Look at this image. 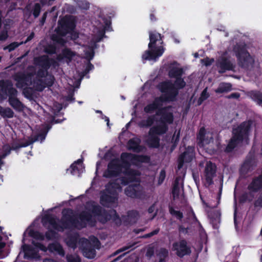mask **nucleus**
Wrapping results in <instances>:
<instances>
[{"instance_id": "obj_1", "label": "nucleus", "mask_w": 262, "mask_h": 262, "mask_svg": "<svg viewBox=\"0 0 262 262\" xmlns=\"http://www.w3.org/2000/svg\"><path fill=\"white\" fill-rule=\"evenodd\" d=\"M150 159L147 156H138L123 152L120 159H112L108 164L107 169L103 173V177L108 178H115L122 173L124 176L117 179L114 182H109L105 190L100 192V203L107 207L117 205L118 192L122 190V186H128L125 189L124 193L132 198L144 199L146 192L140 184V172L129 168L131 164L139 166L141 163H148Z\"/></svg>"}, {"instance_id": "obj_2", "label": "nucleus", "mask_w": 262, "mask_h": 262, "mask_svg": "<svg viewBox=\"0 0 262 262\" xmlns=\"http://www.w3.org/2000/svg\"><path fill=\"white\" fill-rule=\"evenodd\" d=\"M87 207L89 208V212H82L76 220L72 216V210L71 209L63 210L61 221L53 215L45 214L42 218V225L48 229L46 233L47 239H52L56 238V231H62L64 229L75 227L81 229L87 224L94 226L96 220L102 223H105L107 220H113L117 225H120L122 222L126 224L135 223L139 218V213L137 211L132 210L127 213V215L120 219L115 210H112L111 214H108L102 210L101 208L94 202L88 203Z\"/></svg>"}, {"instance_id": "obj_3", "label": "nucleus", "mask_w": 262, "mask_h": 262, "mask_svg": "<svg viewBox=\"0 0 262 262\" xmlns=\"http://www.w3.org/2000/svg\"><path fill=\"white\" fill-rule=\"evenodd\" d=\"M34 62L39 68L37 73H36L35 67L30 66L26 73L20 72L14 75L16 86L24 89L23 93L27 98L32 97L33 90L41 91L46 86H51L54 81L53 76L49 74L47 71L52 65L54 67L56 66V62L54 60L43 55L35 58Z\"/></svg>"}, {"instance_id": "obj_4", "label": "nucleus", "mask_w": 262, "mask_h": 262, "mask_svg": "<svg viewBox=\"0 0 262 262\" xmlns=\"http://www.w3.org/2000/svg\"><path fill=\"white\" fill-rule=\"evenodd\" d=\"M166 102L164 101L162 105L149 113H151L156 110H158L156 115L160 117L159 119H158L155 115H152L141 120L138 123L140 127L151 126L145 141L147 145L150 147L158 148L159 146V136L166 134L168 129V125L173 122V108L169 106L160 108Z\"/></svg>"}, {"instance_id": "obj_5", "label": "nucleus", "mask_w": 262, "mask_h": 262, "mask_svg": "<svg viewBox=\"0 0 262 262\" xmlns=\"http://www.w3.org/2000/svg\"><path fill=\"white\" fill-rule=\"evenodd\" d=\"M183 69L177 62H173L169 67V76L171 78H176L174 83L167 80L161 82L158 85L159 89L163 94L156 98L152 103L146 105L144 112L150 113L159 106L163 104L164 101H172L176 99L178 94L179 89L183 88L185 85V82L181 76L183 74Z\"/></svg>"}, {"instance_id": "obj_6", "label": "nucleus", "mask_w": 262, "mask_h": 262, "mask_svg": "<svg viewBox=\"0 0 262 262\" xmlns=\"http://www.w3.org/2000/svg\"><path fill=\"white\" fill-rule=\"evenodd\" d=\"M45 239V236L39 232L34 231L31 229H28L24 233L22 240L24 243L21 247V250L19 255L22 253L26 259H37L39 257L38 254V249L43 252L47 250L50 252L56 253L59 255L63 256L64 252L62 247L57 243L50 244L48 248L35 240L42 241Z\"/></svg>"}, {"instance_id": "obj_7", "label": "nucleus", "mask_w": 262, "mask_h": 262, "mask_svg": "<svg viewBox=\"0 0 262 262\" xmlns=\"http://www.w3.org/2000/svg\"><path fill=\"white\" fill-rule=\"evenodd\" d=\"M235 55L238 64L241 67L249 69L253 67L254 63V57L250 55L247 51L245 45H237L233 50L228 49L217 60L216 66L220 73H224L226 71L233 70L235 67V64L230 58Z\"/></svg>"}, {"instance_id": "obj_8", "label": "nucleus", "mask_w": 262, "mask_h": 262, "mask_svg": "<svg viewBox=\"0 0 262 262\" xmlns=\"http://www.w3.org/2000/svg\"><path fill=\"white\" fill-rule=\"evenodd\" d=\"M66 242L67 245L75 249L78 246L83 255L88 258H93L95 256V249H99L100 242L95 236H91L89 239L84 238H79L78 235L68 237Z\"/></svg>"}, {"instance_id": "obj_9", "label": "nucleus", "mask_w": 262, "mask_h": 262, "mask_svg": "<svg viewBox=\"0 0 262 262\" xmlns=\"http://www.w3.org/2000/svg\"><path fill=\"white\" fill-rule=\"evenodd\" d=\"M103 23H101L98 26L94 29V35L89 45L85 47L84 57L89 60L87 67L85 69L86 72H89L93 69L94 66L90 62L94 55V49L96 47V43L100 41L104 36L105 31H110L111 21L107 19H102Z\"/></svg>"}, {"instance_id": "obj_10", "label": "nucleus", "mask_w": 262, "mask_h": 262, "mask_svg": "<svg viewBox=\"0 0 262 262\" xmlns=\"http://www.w3.org/2000/svg\"><path fill=\"white\" fill-rule=\"evenodd\" d=\"M253 122L251 121L244 122L233 129V136L226 148V152H230L236 146L247 144L249 135Z\"/></svg>"}, {"instance_id": "obj_11", "label": "nucleus", "mask_w": 262, "mask_h": 262, "mask_svg": "<svg viewBox=\"0 0 262 262\" xmlns=\"http://www.w3.org/2000/svg\"><path fill=\"white\" fill-rule=\"evenodd\" d=\"M150 42L148 44L149 50L142 55L143 60L156 61L164 52L162 46L163 40L160 34L156 32H149Z\"/></svg>"}, {"instance_id": "obj_12", "label": "nucleus", "mask_w": 262, "mask_h": 262, "mask_svg": "<svg viewBox=\"0 0 262 262\" xmlns=\"http://www.w3.org/2000/svg\"><path fill=\"white\" fill-rule=\"evenodd\" d=\"M76 19L73 16H66L59 21V26L56 29V34L52 36V40L55 43L64 45L66 41L62 37L68 34L73 35L75 27Z\"/></svg>"}, {"instance_id": "obj_13", "label": "nucleus", "mask_w": 262, "mask_h": 262, "mask_svg": "<svg viewBox=\"0 0 262 262\" xmlns=\"http://www.w3.org/2000/svg\"><path fill=\"white\" fill-rule=\"evenodd\" d=\"M51 127V126L49 124L43 125L40 132L34 138H29L25 142H21L16 147H13V149H15L17 148L28 146L35 141L43 142Z\"/></svg>"}, {"instance_id": "obj_14", "label": "nucleus", "mask_w": 262, "mask_h": 262, "mask_svg": "<svg viewBox=\"0 0 262 262\" xmlns=\"http://www.w3.org/2000/svg\"><path fill=\"white\" fill-rule=\"evenodd\" d=\"M205 165L204 176L207 183L210 185L212 183V179L215 176L216 166L210 161H204L199 163L200 167Z\"/></svg>"}, {"instance_id": "obj_15", "label": "nucleus", "mask_w": 262, "mask_h": 262, "mask_svg": "<svg viewBox=\"0 0 262 262\" xmlns=\"http://www.w3.org/2000/svg\"><path fill=\"white\" fill-rule=\"evenodd\" d=\"M186 170L185 169H181L179 170L178 168L177 173V177L176 178L172 189V194L174 199L177 198L179 194L181 188L183 187V179L185 177Z\"/></svg>"}, {"instance_id": "obj_16", "label": "nucleus", "mask_w": 262, "mask_h": 262, "mask_svg": "<svg viewBox=\"0 0 262 262\" xmlns=\"http://www.w3.org/2000/svg\"><path fill=\"white\" fill-rule=\"evenodd\" d=\"M213 136L212 132H206L204 127L201 128L197 136L199 146L204 147L206 145L210 143L212 141Z\"/></svg>"}, {"instance_id": "obj_17", "label": "nucleus", "mask_w": 262, "mask_h": 262, "mask_svg": "<svg viewBox=\"0 0 262 262\" xmlns=\"http://www.w3.org/2000/svg\"><path fill=\"white\" fill-rule=\"evenodd\" d=\"M172 249L176 251L177 255L181 257L188 255L191 252L190 248L187 246V242L185 240L174 243L173 244Z\"/></svg>"}, {"instance_id": "obj_18", "label": "nucleus", "mask_w": 262, "mask_h": 262, "mask_svg": "<svg viewBox=\"0 0 262 262\" xmlns=\"http://www.w3.org/2000/svg\"><path fill=\"white\" fill-rule=\"evenodd\" d=\"M194 148L192 147H188L186 150L181 155L178 159V168L179 170L183 168V164L184 162H189L194 158Z\"/></svg>"}, {"instance_id": "obj_19", "label": "nucleus", "mask_w": 262, "mask_h": 262, "mask_svg": "<svg viewBox=\"0 0 262 262\" xmlns=\"http://www.w3.org/2000/svg\"><path fill=\"white\" fill-rule=\"evenodd\" d=\"M141 139L138 137L130 139L127 143L128 149L132 150L134 152H139L144 148V147L140 145Z\"/></svg>"}, {"instance_id": "obj_20", "label": "nucleus", "mask_w": 262, "mask_h": 262, "mask_svg": "<svg viewBox=\"0 0 262 262\" xmlns=\"http://www.w3.org/2000/svg\"><path fill=\"white\" fill-rule=\"evenodd\" d=\"M70 170L72 175L79 176L84 170V167L83 165L82 160L78 159L72 164Z\"/></svg>"}, {"instance_id": "obj_21", "label": "nucleus", "mask_w": 262, "mask_h": 262, "mask_svg": "<svg viewBox=\"0 0 262 262\" xmlns=\"http://www.w3.org/2000/svg\"><path fill=\"white\" fill-rule=\"evenodd\" d=\"M70 170L72 175L79 176L84 170V167L83 165L82 160L78 159L72 164Z\"/></svg>"}, {"instance_id": "obj_22", "label": "nucleus", "mask_w": 262, "mask_h": 262, "mask_svg": "<svg viewBox=\"0 0 262 262\" xmlns=\"http://www.w3.org/2000/svg\"><path fill=\"white\" fill-rule=\"evenodd\" d=\"M262 188V174L259 177L253 179L252 182L248 186L250 192H254L259 190Z\"/></svg>"}, {"instance_id": "obj_23", "label": "nucleus", "mask_w": 262, "mask_h": 262, "mask_svg": "<svg viewBox=\"0 0 262 262\" xmlns=\"http://www.w3.org/2000/svg\"><path fill=\"white\" fill-rule=\"evenodd\" d=\"M9 101L10 104L15 110L18 111H21L23 110L24 106L23 104L16 98L11 96L9 98Z\"/></svg>"}, {"instance_id": "obj_24", "label": "nucleus", "mask_w": 262, "mask_h": 262, "mask_svg": "<svg viewBox=\"0 0 262 262\" xmlns=\"http://www.w3.org/2000/svg\"><path fill=\"white\" fill-rule=\"evenodd\" d=\"M62 55L69 61L75 60L78 57V55L69 49H65L62 51Z\"/></svg>"}, {"instance_id": "obj_25", "label": "nucleus", "mask_w": 262, "mask_h": 262, "mask_svg": "<svg viewBox=\"0 0 262 262\" xmlns=\"http://www.w3.org/2000/svg\"><path fill=\"white\" fill-rule=\"evenodd\" d=\"M251 99L259 104H262V94L258 91H253L249 93Z\"/></svg>"}, {"instance_id": "obj_26", "label": "nucleus", "mask_w": 262, "mask_h": 262, "mask_svg": "<svg viewBox=\"0 0 262 262\" xmlns=\"http://www.w3.org/2000/svg\"><path fill=\"white\" fill-rule=\"evenodd\" d=\"M13 112L9 107H3L0 106V115L3 118H11L13 116Z\"/></svg>"}, {"instance_id": "obj_27", "label": "nucleus", "mask_w": 262, "mask_h": 262, "mask_svg": "<svg viewBox=\"0 0 262 262\" xmlns=\"http://www.w3.org/2000/svg\"><path fill=\"white\" fill-rule=\"evenodd\" d=\"M231 85L230 83H221L218 88L215 90L217 93H223L227 92L231 90Z\"/></svg>"}, {"instance_id": "obj_28", "label": "nucleus", "mask_w": 262, "mask_h": 262, "mask_svg": "<svg viewBox=\"0 0 262 262\" xmlns=\"http://www.w3.org/2000/svg\"><path fill=\"white\" fill-rule=\"evenodd\" d=\"M209 96V93L207 92V88H205L201 93V96L199 99V104H201L203 101L207 99Z\"/></svg>"}, {"instance_id": "obj_29", "label": "nucleus", "mask_w": 262, "mask_h": 262, "mask_svg": "<svg viewBox=\"0 0 262 262\" xmlns=\"http://www.w3.org/2000/svg\"><path fill=\"white\" fill-rule=\"evenodd\" d=\"M5 247V243L0 242V259L4 258L8 255L9 252L5 251L4 249Z\"/></svg>"}, {"instance_id": "obj_30", "label": "nucleus", "mask_w": 262, "mask_h": 262, "mask_svg": "<svg viewBox=\"0 0 262 262\" xmlns=\"http://www.w3.org/2000/svg\"><path fill=\"white\" fill-rule=\"evenodd\" d=\"M77 5L82 9L86 10L89 8V3L86 0H79Z\"/></svg>"}, {"instance_id": "obj_31", "label": "nucleus", "mask_w": 262, "mask_h": 262, "mask_svg": "<svg viewBox=\"0 0 262 262\" xmlns=\"http://www.w3.org/2000/svg\"><path fill=\"white\" fill-rule=\"evenodd\" d=\"M23 42L18 43L17 42H14L4 48V50H8L9 52L14 50L15 48L18 47L20 45H21Z\"/></svg>"}, {"instance_id": "obj_32", "label": "nucleus", "mask_w": 262, "mask_h": 262, "mask_svg": "<svg viewBox=\"0 0 262 262\" xmlns=\"http://www.w3.org/2000/svg\"><path fill=\"white\" fill-rule=\"evenodd\" d=\"M67 259L68 262H80L79 257L76 254L68 255Z\"/></svg>"}, {"instance_id": "obj_33", "label": "nucleus", "mask_w": 262, "mask_h": 262, "mask_svg": "<svg viewBox=\"0 0 262 262\" xmlns=\"http://www.w3.org/2000/svg\"><path fill=\"white\" fill-rule=\"evenodd\" d=\"M169 211L170 213L175 216L177 219L181 220L183 217V214L181 212L178 210H176L175 209L170 208L169 209Z\"/></svg>"}, {"instance_id": "obj_34", "label": "nucleus", "mask_w": 262, "mask_h": 262, "mask_svg": "<svg viewBox=\"0 0 262 262\" xmlns=\"http://www.w3.org/2000/svg\"><path fill=\"white\" fill-rule=\"evenodd\" d=\"M40 6L39 4H36L33 9V15L35 17L39 16L40 11Z\"/></svg>"}, {"instance_id": "obj_35", "label": "nucleus", "mask_w": 262, "mask_h": 262, "mask_svg": "<svg viewBox=\"0 0 262 262\" xmlns=\"http://www.w3.org/2000/svg\"><path fill=\"white\" fill-rule=\"evenodd\" d=\"M165 176H166L165 171L164 170H162L160 171L159 177V180H158V184H159L160 185L163 182V181L165 178Z\"/></svg>"}, {"instance_id": "obj_36", "label": "nucleus", "mask_w": 262, "mask_h": 262, "mask_svg": "<svg viewBox=\"0 0 262 262\" xmlns=\"http://www.w3.org/2000/svg\"><path fill=\"white\" fill-rule=\"evenodd\" d=\"M7 28H5V30H3L0 34V40H6L8 37Z\"/></svg>"}, {"instance_id": "obj_37", "label": "nucleus", "mask_w": 262, "mask_h": 262, "mask_svg": "<svg viewBox=\"0 0 262 262\" xmlns=\"http://www.w3.org/2000/svg\"><path fill=\"white\" fill-rule=\"evenodd\" d=\"M180 134V130L175 132L172 138V141L174 143H177L179 140V137Z\"/></svg>"}, {"instance_id": "obj_38", "label": "nucleus", "mask_w": 262, "mask_h": 262, "mask_svg": "<svg viewBox=\"0 0 262 262\" xmlns=\"http://www.w3.org/2000/svg\"><path fill=\"white\" fill-rule=\"evenodd\" d=\"M214 60L213 59H209L208 58H205L204 59L201 60V62L205 65L206 66H209L213 63Z\"/></svg>"}, {"instance_id": "obj_39", "label": "nucleus", "mask_w": 262, "mask_h": 262, "mask_svg": "<svg viewBox=\"0 0 262 262\" xmlns=\"http://www.w3.org/2000/svg\"><path fill=\"white\" fill-rule=\"evenodd\" d=\"M45 51L49 54H53L56 52V48L54 46H49L46 49Z\"/></svg>"}, {"instance_id": "obj_40", "label": "nucleus", "mask_w": 262, "mask_h": 262, "mask_svg": "<svg viewBox=\"0 0 262 262\" xmlns=\"http://www.w3.org/2000/svg\"><path fill=\"white\" fill-rule=\"evenodd\" d=\"M129 248V247L128 246H125L123 248H121L118 250H117L114 253L115 255L118 254L121 252H124L127 250H128Z\"/></svg>"}, {"instance_id": "obj_41", "label": "nucleus", "mask_w": 262, "mask_h": 262, "mask_svg": "<svg viewBox=\"0 0 262 262\" xmlns=\"http://www.w3.org/2000/svg\"><path fill=\"white\" fill-rule=\"evenodd\" d=\"M159 229H156L154 231L151 232L150 233L145 235V237H151V236H153L154 235L157 234L159 232Z\"/></svg>"}, {"instance_id": "obj_42", "label": "nucleus", "mask_w": 262, "mask_h": 262, "mask_svg": "<svg viewBox=\"0 0 262 262\" xmlns=\"http://www.w3.org/2000/svg\"><path fill=\"white\" fill-rule=\"evenodd\" d=\"M239 94L238 93H232L231 95H230L229 96H228V97L229 98L237 99V98H239Z\"/></svg>"}, {"instance_id": "obj_43", "label": "nucleus", "mask_w": 262, "mask_h": 262, "mask_svg": "<svg viewBox=\"0 0 262 262\" xmlns=\"http://www.w3.org/2000/svg\"><path fill=\"white\" fill-rule=\"evenodd\" d=\"M101 118L104 119V121L106 122L107 125L109 126V118L107 117L104 116L103 115H102Z\"/></svg>"}, {"instance_id": "obj_44", "label": "nucleus", "mask_w": 262, "mask_h": 262, "mask_svg": "<svg viewBox=\"0 0 262 262\" xmlns=\"http://www.w3.org/2000/svg\"><path fill=\"white\" fill-rule=\"evenodd\" d=\"M179 231L181 233H187L186 228L183 227L182 226H180L179 228Z\"/></svg>"}, {"instance_id": "obj_45", "label": "nucleus", "mask_w": 262, "mask_h": 262, "mask_svg": "<svg viewBox=\"0 0 262 262\" xmlns=\"http://www.w3.org/2000/svg\"><path fill=\"white\" fill-rule=\"evenodd\" d=\"M112 156V152L111 151H108L106 152L104 157L105 159L108 160L109 157Z\"/></svg>"}, {"instance_id": "obj_46", "label": "nucleus", "mask_w": 262, "mask_h": 262, "mask_svg": "<svg viewBox=\"0 0 262 262\" xmlns=\"http://www.w3.org/2000/svg\"><path fill=\"white\" fill-rule=\"evenodd\" d=\"M34 37V33H32L29 36H28L26 39V40L25 41L24 43H26L27 42L30 41Z\"/></svg>"}, {"instance_id": "obj_47", "label": "nucleus", "mask_w": 262, "mask_h": 262, "mask_svg": "<svg viewBox=\"0 0 262 262\" xmlns=\"http://www.w3.org/2000/svg\"><path fill=\"white\" fill-rule=\"evenodd\" d=\"M5 84V82L3 80L0 81V86L2 87V91L4 92H5V90L4 88V86Z\"/></svg>"}, {"instance_id": "obj_48", "label": "nucleus", "mask_w": 262, "mask_h": 262, "mask_svg": "<svg viewBox=\"0 0 262 262\" xmlns=\"http://www.w3.org/2000/svg\"><path fill=\"white\" fill-rule=\"evenodd\" d=\"M155 210V206L152 205L151 207H150L148 210V212L151 213H152Z\"/></svg>"}, {"instance_id": "obj_49", "label": "nucleus", "mask_w": 262, "mask_h": 262, "mask_svg": "<svg viewBox=\"0 0 262 262\" xmlns=\"http://www.w3.org/2000/svg\"><path fill=\"white\" fill-rule=\"evenodd\" d=\"M234 225H235V228H236L237 221H236V209H235L234 214Z\"/></svg>"}, {"instance_id": "obj_50", "label": "nucleus", "mask_w": 262, "mask_h": 262, "mask_svg": "<svg viewBox=\"0 0 262 262\" xmlns=\"http://www.w3.org/2000/svg\"><path fill=\"white\" fill-rule=\"evenodd\" d=\"M47 13H45L41 18V23L43 24L46 19Z\"/></svg>"}, {"instance_id": "obj_51", "label": "nucleus", "mask_w": 262, "mask_h": 262, "mask_svg": "<svg viewBox=\"0 0 262 262\" xmlns=\"http://www.w3.org/2000/svg\"><path fill=\"white\" fill-rule=\"evenodd\" d=\"M101 164V161H98L97 162V164H96V172H97V170H98V169L99 168V165H100Z\"/></svg>"}, {"instance_id": "obj_52", "label": "nucleus", "mask_w": 262, "mask_h": 262, "mask_svg": "<svg viewBox=\"0 0 262 262\" xmlns=\"http://www.w3.org/2000/svg\"><path fill=\"white\" fill-rule=\"evenodd\" d=\"M11 91H12V95H13L14 96H15V95L16 94V92H17L16 91L13 89H12L11 90Z\"/></svg>"}, {"instance_id": "obj_53", "label": "nucleus", "mask_w": 262, "mask_h": 262, "mask_svg": "<svg viewBox=\"0 0 262 262\" xmlns=\"http://www.w3.org/2000/svg\"><path fill=\"white\" fill-rule=\"evenodd\" d=\"M76 37H78V36L76 33H75L74 35H73V36H71V38L73 39H75Z\"/></svg>"}, {"instance_id": "obj_54", "label": "nucleus", "mask_w": 262, "mask_h": 262, "mask_svg": "<svg viewBox=\"0 0 262 262\" xmlns=\"http://www.w3.org/2000/svg\"><path fill=\"white\" fill-rule=\"evenodd\" d=\"M40 2L42 5H45L47 3V0H40Z\"/></svg>"}, {"instance_id": "obj_55", "label": "nucleus", "mask_w": 262, "mask_h": 262, "mask_svg": "<svg viewBox=\"0 0 262 262\" xmlns=\"http://www.w3.org/2000/svg\"><path fill=\"white\" fill-rule=\"evenodd\" d=\"M81 77L77 81V84L79 85H80V81H81Z\"/></svg>"}, {"instance_id": "obj_56", "label": "nucleus", "mask_w": 262, "mask_h": 262, "mask_svg": "<svg viewBox=\"0 0 262 262\" xmlns=\"http://www.w3.org/2000/svg\"><path fill=\"white\" fill-rule=\"evenodd\" d=\"M150 19H151V20H154V15H153V14H151L150 15Z\"/></svg>"}, {"instance_id": "obj_57", "label": "nucleus", "mask_w": 262, "mask_h": 262, "mask_svg": "<svg viewBox=\"0 0 262 262\" xmlns=\"http://www.w3.org/2000/svg\"><path fill=\"white\" fill-rule=\"evenodd\" d=\"M61 108H62L61 106L60 105H59V107L58 108V112H59Z\"/></svg>"}, {"instance_id": "obj_58", "label": "nucleus", "mask_w": 262, "mask_h": 262, "mask_svg": "<svg viewBox=\"0 0 262 262\" xmlns=\"http://www.w3.org/2000/svg\"><path fill=\"white\" fill-rule=\"evenodd\" d=\"M247 164L246 163H245L242 168H244L247 166Z\"/></svg>"}, {"instance_id": "obj_59", "label": "nucleus", "mask_w": 262, "mask_h": 262, "mask_svg": "<svg viewBox=\"0 0 262 262\" xmlns=\"http://www.w3.org/2000/svg\"><path fill=\"white\" fill-rule=\"evenodd\" d=\"M198 56H199V55H198V54L197 53H195V54H194V57H196H196H198Z\"/></svg>"}, {"instance_id": "obj_60", "label": "nucleus", "mask_w": 262, "mask_h": 262, "mask_svg": "<svg viewBox=\"0 0 262 262\" xmlns=\"http://www.w3.org/2000/svg\"><path fill=\"white\" fill-rule=\"evenodd\" d=\"M96 113L102 114V112L101 111H96Z\"/></svg>"}, {"instance_id": "obj_61", "label": "nucleus", "mask_w": 262, "mask_h": 262, "mask_svg": "<svg viewBox=\"0 0 262 262\" xmlns=\"http://www.w3.org/2000/svg\"><path fill=\"white\" fill-rule=\"evenodd\" d=\"M2 164V162L1 160L0 159V167L1 166Z\"/></svg>"}, {"instance_id": "obj_62", "label": "nucleus", "mask_w": 262, "mask_h": 262, "mask_svg": "<svg viewBox=\"0 0 262 262\" xmlns=\"http://www.w3.org/2000/svg\"><path fill=\"white\" fill-rule=\"evenodd\" d=\"M61 59V58H60L59 56V57H58V60H60Z\"/></svg>"}, {"instance_id": "obj_63", "label": "nucleus", "mask_w": 262, "mask_h": 262, "mask_svg": "<svg viewBox=\"0 0 262 262\" xmlns=\"http://www.w3.org/2000/svg\"><path fill=\"white\" fill-rule=\"evenodd\" d=\"M147 256H149V257H150V256H151V255H148V252H147Z\"/></svg>"}, {"instance_id": "obj_64", "label": "nucleus", "mask_w": 262, "mask_h": 262, "mask_svg": "<svg viewBox=\"0 0 262 262\" xmlns=\"http://www.w3.org/2000/svg\"><path fill=\"white\" fill-rule=\"evenodd\" d=\"M261 262H262V255H261Z\"/></svg>"}]
</instances>
